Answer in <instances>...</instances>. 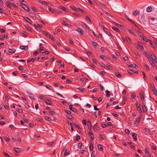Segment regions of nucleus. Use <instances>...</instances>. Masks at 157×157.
Here are the masks:
<instances>
[{
	"label": "nucleus",
	"instance_id": "f257e3e1",
	"mask_svg": "<svg viewBox=\"0 0 157 157\" xmlns=\"http://www.w3.org/2000/svg\"><path fill=\"white\" fill-rule=\"evenodd\" d=\"M150 58L152 60L154 61L155 63H157V59L155 55V54L153 52H151L150 53Z\"/></svg>",
	"mask_w": 157,
	"mask_h": 157
},
{
	"label": "nucleus",
	"instance_id": "f03ea898",
	"mask_svg": "<svg viewBox=\"0 0 157 157\" xmlns=\"http://www.w3.org/2000/svg\"><path fill=\"white\" fill-rule=\"evenodd\" d=\"M101 28L102 29L103 31L109 36L112 37V35L102 25H101Z\"/></svg>",
	"mask_w": 157,
	"mask_h": 157
},
{
	"label": "nucleus",
	"instance_id": "7ed1b4c3",
	"mask_svg": "<svg viewBox=\"0 0 157 157\" xmlns=\"http://www.w3.org/2000/svg\"><path fill=\"white\" fill-rule=\"evenodd\" d=\"M21 6L23 8H24L25 10L27 11L28 12L29 11V9L28 6L25 4L21 3Z\"/></svg>",
	"mask_w": 157,
	"mask_h": 157
},
{
	"label": "nucleus",
	"instance_id": "20e7f679",
	"mask_svg": "<svg viewBox=\"0 0 157 157\" xmlns=\"http://www.w3.org/2000/svg\"><path fill=\"white\" fill-rule=\"evenodd\" d=\"M142 115L141 114L137 118L136 120H135L134 122V124H136L139 123V121L141 120L142 118Z\"/></svg>",
	"mask_w": 157,
	"mask_h": 157
},
{
	"label": "nucleus",
	"instance_id": "39448f33",
	"mask_svg": "<svg viewBox=\"0 0 157 157\" xmlns=\"http://www.w3.org/2000/svg\"><path fill=\"white\" fill-rule=\"evenodd\" d=\"M122 38L124 41H126L129 44H131V40L128 37H123Z\"/></svg>",
	"mask_w": 157,
	"mask_h": 157
},
{
	"label": "nucleus",
	"instance_id": "423d86ee",
	"mask_svg": "<svg viewBox=\"0 0 157 157\" xmlns=\"http://www.w3.org/2000/svg\"><path fill=\"white\" fill-rule=\"evenodd\" d=\"M88 135H89V137L92 140H94V135L92 132L91 130H90V131H89L88 132Z\"/></svg>",
	"mask_w": 157,
	"mask_h": 157
},
{
	"label": "nucleus",
	"instance_id": "0eeeda50",
	"mask_svg": "<svg viewBox=\"0 0 157 157\" xmlns=\"http://www.w3.org/2000/svg\"><path fill=\"white\" fill-rule=\"evenodd\" d=\"M75 31H77L79 33V35L83 34L84 32V30L81 29V28L78 29H77Z\"/></svg>",
	"mask_w": 157,
	"mask_h": 157
},
{
	"label": "nucleus",
	"instance_id": "6e6552de",
	"mask_svg": "<svg viewBox=\"0 0 157 157\" xmlns=\"http://www.w3.org/2000/svg\"><path fill=\"white\" fill-rule=\"evenodd\" d=\"M136 48L139 50H142L144 49V47L143 45L140 43V44H138L136 46Z\"/></svg>",
	"mask_w": 157,
	"mask_h": 157
},
{
	"label": "nucleus",
	"instance_id": "1a4fd4ad",
	"mask_svg": "<svg viewBox=\"0 0 157 157\" xmlns=\"http://www.w3.org/2000/svg\"><path fill=\"white\" fill-rule=\"evenodd\" d=\"M148 60L151 64V65L153 67H155V64L154 63L155 62L154 61H153L152 60L151 58L148 59Z\"/></svg>",
	"mask_w": 157,
	"mask_h": 157
},
{
	"label": "nucleus",
	"instance_id": "9d476101",
	"mask_svg": "<svg viewBox=\"0 0 157 157\" xmlns=\"http://www.w3.org/2000/svg\"><path fill=\"white\" fill-rule=\"evenodd\" d=\"M82 26L83 28L85 29L86 31L88 30V31H89L90 29L89 28L87 27V25L85 24V23H83L82 24Z\"/></svg>",
	"mask_w": 157,
	"mask_h": 157
},
{
	"label": "nucleus",
	"instance_id": "9b49d317",
	"mask_svg": "<svg viewBox=\"0 0 157 157\" xmlns=\"http://www.w3.org/2000/svg\"><path fill=\"white\" fill-rule=\"evenodd\" d=\"M132 136L133 137L135 141H136L137 140V134L135 132L132 133Z\"/></svg>",
	"mask_w": 157,
	"mask_h": 157
},
{
	"label": "nucleus",
	"instance_id": "f8f14e48",
	"mask_svg": "<svg viewBox=\"0 0 157 157\" xmlns=\"http://www.w3.org/2000/svg\"><path fill=\"white\" fill-rule=\"evenodd\" d=\"M136 107L137 109L141 110L140 104L139 101L137 102L136 103Z\"/></svg>",
	"mask_w": 157,
	"mask_h": 157
},
{
	"label": "nucleus",
	"instance_id": "ddd939ff",
	"mask_svg": "<svg viewBox=\"0 0 157 157\" xmlns=\"http://www.w3.org/2000/svg\"><path fill=\"white\" fill-rule=\"evenodd\" d=\"M6 5L7 6L9 7V8L11 9V5H12V3L11 4L10 2L9 1H7L6 2Z\"/></svg>",
	"mask_w": 157,
	"mask_h": 157
},
{
	"label": "nucleus",
	"instance_id": "4468645a",
	"mask_svg": "<svg viewBox=\"0 0 157 157\" xmlns=\"http://www.w3.org/2000/svg\"><path fill=\"white\" fill-rule=\"evenodd\" d=\"M13 150L17 153H19L21 151V149L19 148L14 147Z\"/></svg>",
	"mask_w": 157,
	"mask_h": 157
},
{
	"label": "nucleus",
	"instance_id": "2eb2a0df",
	"mask_svg": "<svg viewBox=\"0 0 157 157\" xmlns=\"http://www.w3.org/2000/svg\"><path fill=\"white\" fill-rule=\"evenodd\" d=\"M142 34V38L145 42H147L149 41L147 39L145 36H144V35L143 34Z\"/></svg>",
	"mask_w": 157,
	"mask_h": 157
},
{
	"label": "nucleus",
	"instance_id": "dca6fc26",
	"mask_svg": "<svg viewBox=\"0 0 157 157\" xmlns=\"http://www.w3.org/2000/svg\"><path fill=\"white\" fill-rule=\"evenodd\" d=\"M85 19L88 22V23L89 24H92L90 18L86 16L85 17Z\"/></svg>",
	"mask_w": 157,
	"mask_h": 157
},
{
	"label": "nucleus",
	"instance_id": "f3484780",
	"mask_svg": "<svg viewBox=\"0 0 157 157\" xmlns=\"http://www.w3.org/2000/svg\"><path fill=\"white\" fill-rule=\"evenodd\" d=\"M8 51L10 53L13 54L15 52L16 50L14 49H11L9 48Z\"/></svg>",
	"mask_w": 157,
	"mask_h": 157
},
{
	"label": "nucleus",
	"instance_id": "a211bd4d",
	"mask_svg": "<svg viewBox=\"0 0 157 157\" xmlns=\"http://www.w3.org/2000/svg\"><path fill=\"white\" fill-rule=\"evenodd\" d=\"M24 18L30 24H31V21L30 20V19L29 18L26 17H24Z\"/></svg>",
	"mask_w": 157,
	"mask_h": 157
},
{
	"label": "nucleus",
	"instance_id": "6ab92c4d",
	"mask_svg": "<svg viewBox=\"0 0 157 157\" xmlns=\"http://www.w3.org/2000/svg\"><path fill=\"white\" fill-rule=\"evenodd\" d=\"M44 102L47 103L49 105H51L52 104V103L51 101L49 100L48 99H46L44 101Z\"/></svg>",
	"mask_w": 157,
	"mask_h": 157
},
{
	"label": "nucleus",
	"instance_id": "aec40b11",
	"mask_svg": "<svg viewBox=\"0 0 157 157\" xmlns=\"http://www.w3.org/2000/svg\"><path fill=\"white\" fill-rule=\"evenodd\" d=\"M39 2H40V3H41L42 4L44 5H48V4H49L47 2L44 1L42 0H39Z\"/></svg>",
	"mask_w": 157,
	"mask_h": 157
},
{
	"label": "nucleus",
	"instance_id": "412c9836",
	"mask_svg": "<svg viewBox=\"0 0 157 157\" xmlns=\"http://www.w3.org/2000/svg\"><path fill=\"white\" fill-rule=\"evenodd\" d=\"M59 8L60 9L63 10V11L66 12H67L68 11V10L66 8L64 7L63 6H60Z\"/></svg>",
	"mask_w": 157,
	"mask_h": 157
},
{
	"label": "nucleus",
	"instance_id": "4be33fe9",
	"mask_svg": "<svg viewBox=\"0 0 157 157\" xmlns=\"http://www.w3.org/2000/svg\"><path fill=\"white\" fill-rule=\"evenodd\" d=\"M28 47L27 46H22L20 47V48L21 50H26Z\"/></svg>",
	"mask_w": 157,
	"mask_h": 157
},
{
	"label": "nucleus",
	"instance_id": "5701e85b",
	"mask_svg": "<svg viewBox=\"0 0 157 157\" xmlns=\"http://www.w3.org/2000/svg\"><path fill=\"white\" fill-rule=\"evenodd\" d=\"M87 123H88L87 125H88V127L89 129L91 130L90 129L92 128V126H91V122L90 121H87Z\"/></svg>",
	"mask_w": 157,
	"mask_h": 157
},
{
	"label": "nucleus",
	"instance_id": "b1692460",
	"mask_svg": "<svg viewBox=\"0 0 157 157\" xmlns=\"http://www.w3.org/2000/svg\"><path fill=\"white\" fill-rule=\"evenodd\" d=\"M85 52L88 56H91L92 53L91 52H90L86 49L85 50Z\"/></svg>",
	"mask_w": 157,
	"mask_h": 157
},
{
	"label": "nucleus",
	"instance_id": "393cba45",
	"mask_svg": "<svg viewBox=\"0 0 157 157\" xmlns=\"http://www.w3.org/2000/svg\"><path fill=\"white\" fill-rule=\"evenodd\" d=\"M152 8L151 6H148L147 7L146 9L147 11L148 12H150L152 11Z\"/></svg>",
	"mask_w": 157,
	"mask_h": 157
},
{
	"label": "nucleus",
	"instance_id": "a878e982",
	"mask_svg": "<svg viewBox=\"0 0 157 157\" xmlns=\"http://www.w3.org/2000/svg\"><path fill=\"white\" fill-rule=\"evenodd\" d=\"M93 129H94V130L95 131H97V130H98V124H95L94 125V126H93Z\"/></svg>",
	"mask_w": 157,
	"mask_h": 157
},
{
	"label": "nucleus",
	"instance_id": "bb28decb",
	"mask_svg": "<svg viewBox=\"0 0 157 157\" xmlns=\"http://www.w3.org/2000/svg\"><path fill=\"white\" fill-rule=\"evenodd\" d=\"M144 94L143 92H140V98L141 99L143 100H144Z\"/></svg>",
	"mask_w": 157,
	"mask_h": 157
},
{
	"label": "nucleus",
	"instance_id": "cd10ccee",
	"mask_svg": "<svg viewBox=\"0 0 157 157\" xmlns=\"http://www.w3.org/2000/svg\"><path fill=\"white\" fill-rule=\"evenodd\" d=\"M61 22L62 24L63 25L65 26H68L69 25H70L67 23H66L63 20L61 21Z\"/></svg>",
	"mask_w": 157,
	"mask_h": 157
},
{
	"label": "nucleus",
	"instance_id": "c85d7f7f",
	"mask_svg": "<svg viewBox=\"0 0 157 157\" xmlns=\"http://www.w3.org/2000/svg\"><path fill=\"white\" fill-rule=\"evenodd\" d=\"M0 13H1L2 14H4V15H6V13L5 11H4V10L0 8Z\"/></svg>",
	"mask_w": 157,
	"mask_h": 157
},
{
	"label": "nucleus",
	"instance_id": "c756f323",
	"mask_svg": "<svg viewBox=\"0 0 157 157\" xmlns=\"http://www.w3.org/2000/svg\"><path fill=\"white\" fill-rule=\"evenodd\" d=\"M133 14L134 16H136L139 14V12L137 10H136L133 12Z\"/></svg>",
	"mask_w": 157,
	"mask_h": 157
},
{
	"label": "nucleus",
	"instance_id": "7c9ffc66",
	"mask_svg": "<svg viewBox=\"0 0 157 157\" xmlns=\"http://www.w3.org/2000/svg\"><path fill=\"white\" fill-rule=\"evenodd\" d=\"M142 109L144 112H145L147 111V108L145 105H142Z\"/></svg>",
	"mask_w": 157,
	"mask_h": 157
},
{
	"label": "nucleus",
	"instance_id": "2f4dec72",
	"mask_svg": "<svg viewBox=\"0 0 157 157\" xmlns=\"http://www.w3.org/2000/svg\"><path fill=\"white\" fill-rule=\"evenodd\" d=\"M145 153L147 155L150 156V154L148 151L147 150V149L146 148L145 150Z\"/></svg>",
	"mask_w": 157,
	"mask_h": 157
},
{
	"label": "nucleus",
	"instance_id": "473e14b6",
	"mask_svg": "<svg viewBox=\"0 0 157 157\" xmlns=\"http://www.w3.org/2000/svg\"><path fill=\"white\" fill-rule=\"evenodd\" d=\"M128 67H133L134 68H136L137 67V65L136 64H130L128 65Z\"/></svg>",
	"mask_w": 157,
	"mask_h": 157
},
{
	"label": "nucleus",
	"instance_id": "72a5a7b5",
	"mask_svg": "<svg viewBox=\"0 0 157 157\" xmlns=\"http://www.w3.org/2000/svg\"><path fill=\"white\" fill-rule=\"evenodd\" d=\"M115 75L117 77H118L119 78H120L121 77V75L118 73H115Z\"/></svg>",
	"mask_w": 157,
	"mask_h": 157
},
{
	"label": "nucleus",
	"instance_id": "f704fd0d",
	"mask_svg": "<svg viewBox=\"0 0 157 157\" xmlns=\"http://www.w3.org/2000/svg\"><path fill=\"white\" fill-rule=\"evenodd\" d=\"M110 93V91L108 90L106 91V92H105L106 95L107 97H110V94H109Z\"/></svg>",
	"mask_w": 157,
	"mask_h": 157
},
{
	"label": "nucleus",
	"instance_id": "c9c22d12",
	"mask_svg": "<svg viewBox=\"0 0 157 157\" xmlns=\"http://www.w3.org/2000/svg\"><path fill=\"white\" fill-rule=\"evenodd\" d=\"M98 149L100 151H102L103 150L100 144H98Z\"/></svg>",
	"mask_w": 157,
	"mask_h": 157
},
{
	"label": "nucleus",
	"instance_id": "e433bc0d",
	"mask_svg": "<svg viewBox=\"0 0 157 157\" xmlns=\"http://www.w3.org/2000/svg\"><path fill=\"white\" fill-rule=\"evenodd\" d=\"M99 136L100 137V140H103L105 137V136L102 135H100Z\"/></svg>",
	"mask_w": 157,
	"mask_h": 157
},
{
	"label": "nucleus",
	"instance_id": "4c0bfd02",
	"mask_svg": "<svg viewBox=\"0 0 157 157\" xmlns=\"http://www.w3.org/2000/svg\"><path fill=\"white\" fill-rule=\"evenodd\" d=\"M149 41V44L152 47L153 45H154L155 43L152 41L151 40H150L148 39Z\"/></svg>",
	"mask_w": 157,
	"mask_h": 157
},
{
	"label": "nucleus",
	"instance_id": "58836bf2",
	"mask_svg": "<svg viewBox=\"0 0 157 157\" xmlns=\"http://www.w3.org/2000/svg\"><path fill=\"white\" fill-rule=\"evenodd\" d=\"M100 57L104 60H105L106 58L105 56L102 55H100Z\"/></svg>",
	"mask_w": 157,
	"mask_h": 157
},
{
	"label": "nucleus",
	"instance_id": "ea45409f",
	"mask_svg": "<svg viewBox=\"0 0 157 157\" xmlns=\"http://www.w3.org/2000/svg\"><path fill=\"white\" fill-rule=\"evenodd\" d=\"M152 91L153 94L157 96V91L155 89H152Z\"/></svg>",
	"mask_w": 157,
	"mask_h": 157
},
{
	"label": "nucleus",
	"instance_id": "a19ab883",
	"mask_svg": "<svg viewBox=\"0 0 157 157\" xmlns=\"http://www.w3.org/2000/svg\"><path fill=\"white\" fill-rule=\"evenodd\" d=\"M44 48L43 47H41L39 50L40 51V52L41 53H43L44 52V50L43 49Z\"/></svg>",
	"mask_w": 157,
	"mask_h": 157
},
{
	"label": "nucleus",
	"instance_id": "79ce46f5",
	"mask_svg": "<svg viewBox=\"0 0 157 157\" xmlns=\"http://www.w3.org/2000/svg\"><path fill=\"white\" fill-rule=\"evenodd\" d=\"M112 29L115 30L117 32H118L119 31V29H118V28H116L115 27H112Z\"/></svg>",
	"mask_w": 157,
	"mask_h": 157
},
{
	"label": "nucleus",
	"instance_id": "37998d69",
	"mask_svg": "<svg viewBox=\"0 0 157 157\" xmlns=\"http://www.w3.org/2000/svg\"><path fill=\"white\" fill-rule=\"evenodd\" d=\"M48 9L49 10V11L52 13H54V10L50 7H48Z\"/></svg>",
	"mask_w": 157,
	"mask_h": 157
},
{
	"label": "nucleus",
	"instance_id": "c03bdc74",
	"mask_svg": "<svg viewBox=\"0 0 157 157\" xmlns=\"http://www.w3.org/2000/svg\"><path fill=\"white\" fill-rule=\"evenodd\" d=\"M128 31L130 33H131V34L134 35V36H136V34L134 33H133V32H132L131 30L130 29H128Z\"/></svg>",
	"mask_w": 157,
	"mask_h": 157
},
{
	"label": "nucleus",
	"instance_id": "a18cd8bd",
	"mask_svg": "<svg viewBox=\"0 0 157 157\" xmlns=\"http://www.w3.org/2000/svg\"><path fill=\"white\" fill-rule=\"evenodd\" d=\"M94 148V146L93 144H91L90 145V149L91 151H92Z\"/></svg>",
	"mask_w": 157,
	"mask_h": 157
},
{
	"label": "nucleus",
	"instance_id": "49530a36",
	"mask_svg": "<svg viewBox=\"0 0 157 157\" xmlns=\"http://www.w3.org/2000/svg\"><path fill=\"white\" fill-rule=\"evenodd\" d=\"M4 139L6 140V141L7 142H8L10 141V139H9V138L8 137L6 136H5L4 137Z\"/></svg>",
	"mask_w": 157,
	"mask_h": 157
},
{
	"label": "nucleus",
	"instance_id": "de8ad7c7",
	"mask_svg": "<svg viewBox=\"0 0 157 157\" xmlns=\"http://www.w3.org/2000/svg\"><path fill=\"white\" fill-rule=\"evenodd\" d=\"M31 8L32 9V10L33 11H34L35 12H37V10H36V9L33 6H32L31 7Z\"/></svg>",
	"mask_w": 157,
	"mask_h": 157
},
{
	"label": "nucleus",
	"instance_id": "09e8293b",
	"mask_svg": "<svg viewBox=\"0 0 157 157\" xmlns=\"http://www.w3.org/2000/svg\"><path fill=\"white\" fill-rule=\"evenodd\" d=\"M125 133L128 134H129L130 133V131L128 129H125Z\"/></svg>",
	"mask_w": 157,
	"mask_h": 157
},
{
	"label": "nucleus",
	"instance_id": "8fccbe9b",
	"mask_svg": "<svg viewBox=\"0 0 157 157\" xmlns=\"http://www.w3.org/2000/svg\"><path fill=\"white\" fill-rule=\"evenodd\" d=\"M45 119L48 121H51L50 118L48 116H46L45 117Z\"/></svg>",
	"mask_w": 157,
	"mask_h": 157
},
{
	"label": "nucleus",
	"instance_id": "3c124183",
	"mask_svg": "<svg viewBox=\"0 0 157 157\" xmlns=\"http://www.w3.org/2000/svg\"><path fill=\"white\" fill-rule=\"evenodd\" d=\"M9 127L10 128L12 129H15V128L14 127V126L12 124H10L9 125Z\"/></svg>",
	"mask_w": 157,
	"mask_h": 157
},
{
	"label": "nucleus",
	"instance_id": "603ef678",
	"mask_svg": "<svg viewBox=\"0 0 157 157\" xmlns=\"http://www.w3.org/2000/svg\"><path fill=\"white\" fill-rule=\"evenodd\" d=\"M145 55L146 57H147L148 60V59L151 58H150V56H149V54L148 53L146 52L145 53Z\"/></svg>",
	"mask_w": 157,
	"mask_h": 157
},
{
	"label": "nucleus",
	"instance_id": "864d4df0",
	"mask_svg": "<svg viewBox=\"0 0 157 157\" xmlns=\"http://www.w3.org/2000/svg\"><path fill=\"white\" fill-rule=\"evenodd\" d=\"M99 4L103 8H105V5L103 4L101 2H99Z\"/></svg>",
	"mask_w": 157,
	"mask_h": 157
},
{
	"label": "nucleus",
	"instance_id": "5fc2aeb1",
	"mask_svg": "<svg viewBox=\"0 0 157 157\" xmlns=\"http://www.w3.org/2000/svg\"><path fill=\"white\" fill-rule=\"evenodd\" d=\"M78 89L81 91V92H83L85 90L84 88H82L80 87L78 88Z\"/></svg>",
	"mask_w": 157,
	"mask_h": 157
},
{
	"label": "nucleus",
	"instance_id": "6e6d98bb",
	"mask_svg": "<svg viewBox=\"0 0 157 157\" xmlns=\"http://www.w3.org/2000/svg\"><path fill=\"white\" fill-rule=\"evenodd\" d=\"M71 110L75 113L77 111L76 109L75 108H73L71 109Z\"/></svg>",
	"mask_w": 157,
	"mask_h": 157
},
{
	"label": "nucleus",
	"instance_id": "4d7b16f0",
	"mask_svg": "<svg viewBox=\"0 0 157 157\" xmlns=\"http://www.w3.org/2000/svg\"><path fill=\"white\" fill-rule=\"evenodd\" d=\"M56 94H57V95H59V96L60 97L62 98H64V97H63V96L61 94H59V93L58 92H56Z\"/></svg>",
	"mask_w": 157,
	"mask_h": 157
},
{
	"label": "nucleus",
	"instance_id": "13d9d810",
	"mask_svg": "<svg viewBox=\"0 0 157 157\" xmlns=\"http://www.w3.org/2000/svg\"><path fill=\"white\" fill-rule=\"evenodd\" d=\"M49 113L51 115H53L55 113V112L53 111L50 110L49 111Z\"/></svg>",
	"mask_w": 157,
	"mask_h": 157
},
{
	"label": "nucleus",
	"instance_id": "bf43d9fd",
	"mask_svg": "<svg viewBox=\"0 0 157 157\" xmlns=\"http://www.w3.org/2000/svg\"><path fill=\"white\" fill-rule=\"evenodd\" d=\"M82 144L81 143H79L78 144V146L79 148H80L82 146Z\"/></svg>",
	"mask_w": 157,
	"mask_h": 157
},
{
	"label": "nucleus",
	"instance_id": "052dcab7",
	"mask_svg": "<svg viewBox=\"0 0 157 157\" xmlns=\"http://www.w3.org/2000/svg\"><path fill=\"white\" fill-rule=\"evenodd\" d=\"M144 130L147 132H150V130L146 128H144Z\"/></svg>",
	"mask_w": 157,
	"mask_h": 157
},
{
	"label": "nucleus",
	"instance_id": "680f3d73",
	"mask_svg": "<svg viewBox=\"0 0 157 157\" xmlns=\"http://www.w3.org/2000/svg\"><path fill=\"white\" fill-rule=\"evenodd\" d=\"M92 42L93 45L94 46H96L97 45V44L96 42L94 41H92Z\"/></svg>",
	"mask_w": 157,
	"mask_h": 157
},
{
	"label": "nucleus",
	"instance_id": "e2e57ef3",
	"mask_svg": "<svg viewBox=\"0 0 157 157\" xmlns=\"http://www.w3.org/2000/svg\"><path fill=\"white\" fill-rule=\"evenodd\" d=\"M75 127L78 128L79 130L81 129V128L78 125H75Z\"/></svg>",
	"mask_w": 157,
	"mask_h": 157
},
{
	"label": "nucleus",
	"instance_id": "0e129e2a",
	"mask_svg": "<svg viewBox=\"0 0 157 157\" xmlns=\"http://www.w3.org/2000/svg\"><path fill=\"white\" fill-rule=\"evenodd\" d=\"M44 33L47 37H50V36L51 35L45 32H44Z\"/></svg>",
	"mask_w": 157,
	"mask_h": 157
},
{
	"label": "nucleus",
	"instance_id": "69168bd1",
	"mask_svg": "<svg viewBox=\"0 0 157 157\" xmlns=\"http://www.w3.org/2000/svg\"><path fill=\"white\" fill-rule=\"evenodd\" d=\"M59 83H55L54 84L53 86H55V87H57L59 86Z\"/></svg>",
	"mask_w": 157,
	"mask_h": 157
},
{
	"label": "nucleus",
	"instance_id": "338daca9",
	"mask_svg": "<svg viewBox=\"0 0 157 157\" xmlns=\"http://www.w3.org/2000/svg\"><path fill=\"white\" fill-rule=\"evenodd\" d=\"M49 38H50L53 41H54L55 40V38L51 35L50 36Z\"/></svg>",
	"mask_w": 157,
	"mask_h": 157
},
{
	"label": "nucleus",
	"instance_id": "774afa93",
	"mask_svg": "<svg viewBox=\"0 0 157 157\" xmlns=\"http://www.w3.org/2000/svg\"><path fill=\"white\" fill-rule=\"evenodd\" d=\"M71 82V81L70 79H68L66 81V83H70Z\"/></svg>",
	"mask_w": 157,
	"mask_h": 157
}]
</instances>
